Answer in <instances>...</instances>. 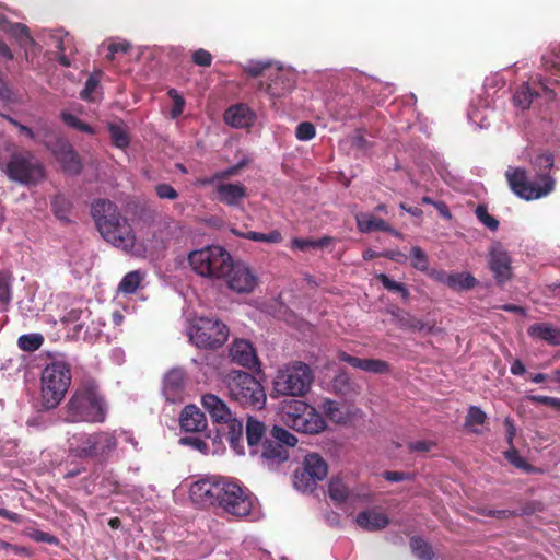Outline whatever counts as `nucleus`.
<instances>
[{"label": "nucleus", "instance_id": "nucleus-1", "mask_svg": "<svg viewBox=\"0 0 560 560\" xmlns=\"http://www.w3.org/2000/svg\"><path fill=\"white\" fill-rule=\"evenodd\" d=\"M191 501L202 508L220 510L236 518L252 514L255 497L240 482L225 477H210L195 481L190 486Z\"/></svg>", "mask_w": 560, "mask_h": 560}, {"label": "nucleus", "instance_id": "nucleus-2", "mask_svg": "<svg viewBox=\"0 0 560 560\" xmlns=\"http://www.w3.org/2000/svg\"><path fill=\"white\" fill-rule=\"evenodd\" d=\"M246 441L250 454H260L268 466L285 462L289 458L288 448L298 443L295 435L278 425L267 433L266 424L253 417L246 421Z\"/></svg>", "mask_w": 560, "mask_h": 560}, {"label": "nucleus", "instance_id": "nucleus-3", "mask_svg": "<svg viewBox=\"0 0 560 560\" xmlns=\"http://www.w3.org/2000/svg\"><path fill=\"white\" fill-rule=\"evenodd\" d=\"M555 162L553 154L545 151L532 161L536 171L534 180L528 178L527 172L521 167H509L505 177L511 190L524 200H536L548 196L556 186L555 178L549 174Z\"/></svg>", "mask_w": 560, "mask_h": 560}, {"label": "nucleus", "instance_id": "nucleus-4", "mask_svg": "<svg viewBox=\"0 0 560 560\" xmlns=\"http://www.w3.org/2000/svg\"><path fill=\"white\" fill-rule=\"evenodd\" d=\"M105 418L104 404L98 395V385L93 378L81 382L66 406L68 422H101Z\"/></svg>", "mask_w": 560, "mask_h": 560}, {"label": "nucleus", "instance_id": "nucleus-5", "mask_svg": "<svg viewBox=\"0 0 560 560\" xmlns=\"http://www.w3.org/2000/svg\"><path fill=\"white\" fill-rule=\"evenodd\" d=\"M224 383L232 400L242 407L262 409L267 396L261 383L252 374L244 371H231L226 374Z\"/></svg>", "mask_w": 560, "mask_h": 560}, {"label": "nucleus", "instance_id": "nucleus-6", "mask_svg": "<svg viewBox=\"0 0 560 560\" xmlns=\"http://www.w3.org/2000/svg\"><path fill=\"white\" fill-rule=\"evenodd\" d=\"M313 381L311 368L304 362L294 361L278 371L271 396L302 397L308 393Z\"/></svg>", "mask_w": 560, "mask_h": 560}, {"label": "nucleus", "instance_id": "nucleus-7", "mask_svg": "<svg viewBox=\"0 0 560 560\" xmlns=\"http://www.w3.org/2000/svg\"><path fill=\"white\" fill-rule=\"evenodd\" d=\"M117 447L116 438L108 432L74 433L68 439L69 454L82 458L104 459Z\"/></svg>", "mask_w": 560, "mask_h": 560}, {"label": "nucleus", "instance_id": "nucleus-8", "mask_svg": "<svg viewBox=\"0 0 560 560\" xmlns=\"http://www.w3.org/2000/svg\"><path fill=\"white\" fill-rule=\"evenodd\" d=\"M0 171L10 180L28 185L35 177V161L31 151L8 143L0 148Z\"/></svg>", "mask_w": 560, "mask_h": 560}, {"label": "nucleus", "instance_id": "nucleus-9", "mask_svg": "<svg viewBox=\"0 0 560 560\" xmlns=\"http://www.w3.org/2000/svg\"><path fill=\"white\" fill-rule=\"evenodd\" d=\"M231 259V254L222 246H206L188 255L192 270L209 279H223Z\"/></svg>", "mask_w": 560, "mask_h": 560}, {"label": "nucleus", "instance_id": "nucleus-10", "mask_svg": "<svg viewBox=\"0 0 560 560\" xmlns=\"http://www.w3.org/2000/svg\"><path fill=\"white\" fill-rule=\"evenodd\" d=\"M71 382L69 368L61 362L47 365L42 373V404L45 409L56 408L63 399Z\"/></svg>", "mask_w": 560, "mask_h": 560}, {"label": "nucleus", "instance_id": "nucleus-11", "mask_svg": "<svg viewBox=\"0 0 560 560\" xmlns=\"http://www.w3.org/2000/svg\"><path fill=\"white\" fill-rule=\"evenodd\" d=\"M189 338L201 349L220 348L229 338V328L215 317H196L191 324Z\"/></svg>", "mask_w": 560, "mask_h": 560}, {"label": "nucleus", "instance_id": "nucleus-12", "mask_svg": "<svg viewBox=\"0 0 560 560\" xmlns=\"http://www.w3.org/2000/svg\"><path fill=\"white\" fill-rule=\"evenodd\" d=\"M327 474L328 465L324 458L316 453L307 454L302 467L295 470L294 486L298 490L312 492L317 482L327 477Z\"/></svg>", "mask_w": 560, "mask_h": 560}, {"label": "nucleus", "instance_id": "nucleus-13", "mask_svg": "<svg viewBox=\"0 0 560 560\" xmlns=\"http://www.w3.org/2000/svg\"><path fill=\"white\" fill-rule=\"evenodd\" d=\"M106 230L101 233V236L113 246L129 253L136 245V233L127 217L122 213L109 224Z\"/></svg>", "mask_w": 560, "mask_h": 560}, {"label": "nucleus", "instance_id": "nucleus-14", "mask_svg": "<svg viewBox=\"0 0 560 560\" xmlns=\"http://www.w3.org/2000/svg\"><path fill=\"white\" fill-rule=\"evenodd\" d=\"M223 279H225L229 289L237 293H250L258 283V278L252 269L242 261L234 262L233 258Z\"/></svg>", "mask_w": 560, "mask_h": 560}, {"label": "nucleus", "instance_id": "nucleus-15", "mask_svg": "<svg viewBox=\"0 0 560 560\" xmlns=\"http://www.w3.org/2000/svg\"><path fill=\"white\" fill-rule=\"evenodd\" d=\"M37 38H39L49 48L56 49L58 54V61L61 66H71L70 56L75 52V48L73 38L67 32L61 30L42 31L40 33H37Z\"/></svg>", "mask_w": 560, "mask_h": 560}, {"label": "nucleus", "instance_id": "nucleus-16", "mask_svg": "<svg viewBox=\"0 0 560 560\" xmlns=\"http://www.w3.org/2000/svg\"><path fill=\"white\" fill-rule=\"evenodd\" d=\"M294 74L282 67H273L268 74V82H260L259 90L265 91L271 97H281L294 89Z\"/></svg>", "mask_w": 560, "mask_h": 560}, {"label": "nucleus", "instance_id": "nucleus-17", "mask_svg": "<svg viewBox=\"0 0 560 560\" xmlns=\"http://www.w3.org/2000/svg\"><path fill=\"white\" fill-rule=\"evenodd\" d=\"M90 213L96 230L101 234L105 230L108 231L107 228L121 214V211L118 205L110 199L96 198L91 203Z\"/></svg>", "mask_w": 560, "mask_h": 560}, {"label": "nucleus", "instance_id": "nucleus-18", "mask_svg": "<svg viewBox=\"0 0 560 560\" xmlns=\"http://www.w3.org/2000/svg\"><path fill=\"white\" fill-rule=\"evenodd\" d=\"M52 152L65 173L70 175L81 173L82 162L71 143L63 139H58L52 147Z\"/></svg>", "mask_w": 560, "mask_h": 560}, {"label": "nucleus", "instance_id": "nucleus-19", "mask_svg": "<svg viewBox=\"0 0 560 560\" xmlns=\"http://www.w3.org/2000/svg\"><path fill=\"white\" fill-rule=\"evenodd\" d=\"M185 372L175 368L168 371L163 380V395L170 402H182L185 395Z\"/></svg>", "mask_w": 560, "mask_h": 560}, {"label": "nucleus", "instance_id": "nucleus-20", "mask_svg": "<svg viewBox=\"0 0 560 560\" xmlns=\"http://www.w3.org/2000/svg\"><path fill=\"white\" fill-rule=\"evenodd\" d=\"M230 357L233 362L248 369L259 365L256 351L250 342L244 339L235 340L230 349Z\"/></svg>", "mask_w": 560, "mask_h": 560}, {"label": "nucleus", "instance_id": "nucleus-21", "mask_svg": "<svg viewBox=\"0 0 560 560\" xmlns=\"http://www.w3.org/2000/svg\"><path fill=\"white\" fill-rule=\"evenodd\" d=\"M338 358L340 361L350 364L355 369H360L365 372L374 373V374H386L389 373L390 366L389 364L381 359H361L354 355H351L345 351H340L338 353Z\"/></svg>", "mask_w": 560, "mask_h": 560}, {"label": "nucleus", "instance_id": "nucleus-22", "mask_svg": "<svg viewBox=\"0 0 560 560\" xmlns=\"http://www.w3.org/2000/svg\"><path fill=\"white\" fill-rule=\"evenodd\" d=\"M310 413L306 411L302 413V416L295 415V420H293V424L290 427L295 431L307 433V434H316L325 430L326 422L322 415L317 412V410L312 407L310 408Z\"/></svg>", "mask_w": 560, "mask_h": 560}, {"label": "nucleus", "instance_id": "nucleus-23", "mask_svg": "<svg viewBox=\"0 0 560 560\" xmlns=\"http://www.w3.org/2000/svg\"><path fill=\"white\" fill-rule=\"evenodd\" d=\"M201 402L214 423L222 424L234 417L226 402L214 394H205Z\"/></svg>", "mask_w": 560, "mask_h": 560}, {"label": "nucleus", "instance_id": "nucleus-24", "mask_svg": "<svg viewBox=\"0 0 560 560\" xmlns=\"http://www.w3.org/2000/svg\"><path fill=\"white\" fill-rule=\"evenodd\" d=\"M220 425L221 428L218 429V433L225 438L231 448L237 454H244L242 422L232 417Z\"/></svg>", "mask_w": 560, "mask_h": 560}, {"label": "nucleus", "instance_id": "nucleus-25", "mask_svg": "<svg viewBox=\"0 0 560 560\" xmlns=\"http://www.w3.org/2000/svg\"><path fill=\"white\" fill-rule=\"evenodd\" d=\"M511 257L505 250H491L489 266L498 283H504L511 279Z\"/></svg>", "mask_w": 560, "mask_h": 560}, {"label": "nucleus", "instance_id": "nucleus-26", "mask_svg": "<svg viewBox=\"0 0 560 560\" xmlns=\"http://www.w3.org/2000/svg\"><path fill=\"white\" fill-rule=\"evenodd\" d=\"M179 423L186 432H200L207 428L205 413L195 405H188L183 409Z\"/></svg>", "mask_w": 560, "mask_h": 560}, {"label": "nucleus", "instance_id": "nucleus-27", "mask_svg": "<svg viewBox=\"0 0 560 560\" xmlns=\"http://www.w3.org/2000/svg\"><path fill=\"white\" fill-rule=\"evenodd\" d=\"M224 121L235 128H246L253 124L254 114L244 104L229 107L224 113Z\"/></svg>", "mask_w": 560, "mask_h": 560}, {"label": "nucleus", "instance_id": "nucleus-28", "mask_svg": "<svg viewBox=\"0 0 560 560\" xmlns=\"http://www.w3.org/2000/svg\"><path fill=\"white\" fill-rule=\"evenodd\" d=\"M219 201L228 206H238L246 197V187L243 184H220L215 188Z\"/></svg>", "mask_w": 560, "mask_h": 560}, {"label": "nucleus", "instance_id": "nucleus-29", "mask_svg": "<svg viewBox=\"0 0 560 560\" xmlns=\"http://www.w3.org/2000/svg\"><path fill=\"white\" fill-rule=\"evenodd\" d=\"M357 524L369 532L380 530L389 524L386 514L375 510L362 511L357 515Z\"/></svg>", "mask_w": 560, "mask_h": 560}, {"label": "nucleus", "instance_id": "nucleus-30", "mask_svg": "<svg viewBox=\"0 0 560 560\" xmlns=\"http://www.w3.org/2000/svg\"><path fill=\"white\" fill-rule=\"evenodd\" d=\"M528 335L546 341L551 346H560V329L549 324H534L528 328Z\"/></svg>", "mask_w": 560, "mask_h": 560}, {"label": "nucleus", "instance_id": "nucleus-31", "mask_svg": "<svg viewBox=\"0 0 560 560\" xmlns=\"http://www.w3.org/2000/svg\"><path fill=\"white\" fill-rule=\"evenodd\" d=\"M357 228L361 233H372L374 231H389V224L383 219H378L373 214L358 213L355 215Z\"/></svg>", "mask_w": 560, "mask_h": 560}, {"label": "nucleus", "instance_id": "nucleus-32", "mask_svg": "<svg viewBox=\"0 0 560 560\" xmlns=\"http://www.w3.org/2000/svg\"><path fill=\"white\" fill-rule=\"evenodd\" d=\"M397 324L400 328L409 329L412 331H428L433 329V326L422 319L404 311H398L394 314Z\"/></svg>", "mask_w": 560, "mask_h": 560}, {"label": "nucleus", "instance_id": "nucleus-33", "mask_svg": "<svg viewBox=\"0 0 560 560\" xmlns=\"http://www.w3.org/2000/svg\"><path fill=\"white\" fill-rule=\"evenodd\" d=\"M320 407L325 416L335 423L345 424L350 420L349 411L335 400L326 398Z\"/></svg>", "mask_w": 560, "mask_h": 560}, {"label": "nucleus", "instance_id": "nucleus-34", "mask_svg": "<svg viewBox=\"0 0 560 560\" xmlns=\"http://www.w3.org/2000/svg\"><path fill=\"white\" fill-rule=\"evenodd\" d=\"M310 408H312V406L305 401L292 399L288 401L282 408V420L287 425L291 427L293 424V420H295V415L298 413V416H302V413L305 411L306 413H310Z\"/></svg>", "mask_w": 560, "mask_h": 560}, {"label": "nucleus", "instance_id": "nucleus-35", "mask_svg": "<svg viewBox=\"0 0 560 560\" xmlns=\"http://www.w3.org/2000/svg\"><path fill=\"white\" fill-rule=\"evenodd\" d=\"M144 279V273L140 270H133L125 275L121 279L118 290L122 294H133L140 288Z\"/></svg>", "mask_w": 560, "mask_h": 560}, {"label": "nucleus", "instance_id": "nucleus-36", "mask_svg": "<svg viewBox=\"0 0 560 560\" xmlns=\"http://www.w3.org/2000/svg\"><path fill=\"white\" fill-rule=\"evenodd\" d=\"M52 212L56 218L62 222L70 221L72 210L71 201L62 195H56L51 201Z\"/></svg>", "mask_w": 560, "mask_h": 560}, {"label": "nucleus", "instance_id": "nucleus-37", "mask_svg": "<svg viewBox=\"0 0 560 560\" xmlns=\"http://www.w3.org/2000/svg\"><path fill=\"white\" fill-rule=\"evenodd\" d=\"M332 242V237L324 236L318 240L295 237L291 241V248L305 252L310 248H324Z\"/></svg>", "mask_w": 560, "mask_h": 560}, {"label": "nucleus", "instance_id": "nucleus-38", "mask_svg": "<svg viewBox=\"0 0 560 560\" xmlns=\"http://www.w3.org/2000/svg\"><path fill=\"white\" fill-rule=\"evenodd\" d=\"M476 283V278L469 272L452 273L448 288L455 291L470 290Z\"/></svg>", "mask_w": 560, "mask_h": 560}, {"label": "nucleus", "instance_id": "nucleus-39", "mask_svg": "<svg viewBox=\"0 0 560 560\" xmlns=\"http://www.w3.org/2000/svg\"><path fill=\"white\" fill-rule=\"evenodd\" d=\"M240 236L254 242H262L270 244H278L282 242V234L278 230H272L269 233H260L255 231H248L246 233H238Z\"/></svg>", "mask_w": 560, "mask_h": 560}, {"label": "nucleus", "instance_id": "nucleus-40", "mask_svg": "<svg viewBox=\"0 0 560 560\" xmlns=\"http://www.w3.org/2000/svg\"><path fill=\"white\" fill-rule=\"evenodd\" d=\"M487 420V415L481 408L470 406L465 418V427L470 429L471 432L479 434L480 431L475 429L474 425H482Z\"/></svg>", "mask_w": 560, "mask_h": 560}, {"label": "nucleus", "instance_id": "nucleus-41", "mask_svg": "<svg viewBox=\"0 0 560 560\" xmlns=\"http://www.w3.org/2000/svg\"><path fill=\"white\" fill-rule=\"evenodd\" d=\"M538 94L534 92L528 84H523L513 95L514 104L522 108L527 109L533 103L534 97Z\"/></svg>", "mask_w": 560, "mask_h": 560}, {"label": "nucleus", "instance_id": "nucleus-42", "mask_svg": "<svg viewBox=\"0 0 560 560\" xmlns=\"http://www.w3.org/2000/svg\"><path fill=\"white\" fill-rule=\"evenodd\" d=\"M410 548L413 555L421 560H432L433 558V551L431 546L419 536L411 537Z\"/></svg>", "mask_w": 560, "mask_h": 560}, {"label": "nucleus", "instance_id": "nucleus-43", "mask_svg": "<svg viewBox=\"0 0 560 560\" xmlns=\"http://www.w3.org/2000/svg\"><path fill=\"white\" fill-rule=\"evenodd\" d=\"M60 118L65 122V125H67L68 127L72 128V129H75L80 132H84V133H89V135L95 133V130L91 125L82 121L75 115H73L69 112H61Z\"/></svg>", "mask_w": 560, "mask_h": 560}, {"label": "nucleus", "instance_id": "nucleus-44", "mask_svg": "<svg viewBox=\"0 0 560 560\" xmlns=\"http://www.w3.org/2000/svg\"><path fill=\"white\" fill-rule=\"evenodd\" d=\"M376 279L387 291L399 293L405 301L409 300L410 293L404 283L392 280L385 273H378Z\"/></svg>", "mask_w": 560, "mask_h": 560}, {"label": "nucleus", "instance_id": "nucleus-45", "mask_svg": "<svg viewBox=\"0 0 560 560\" xmlns=\"http://www.w3.org/2000/svg\"><path fill=\"white\" fill-rule=\"evenodd\" d=\"M328 492L331 500L345 502L349 497V489L340 479H332L328 486Z\"/></svg>", "mask_w": 560, "mask_h": 560}, {"label": "nucleus", "instance_id": "nucleus-46", "mask_svg": "<svg viewBox=\"0 0 560 560\" xmlns=\"http://www.w3.org/2000/svg\"><path fill=\"white\" fill-rule=\"evenodd\" d=\"M108 131L110 133L113 144L115 147L119 149H125L129 145V136L121 126L117 124H109Z\"/></svg>", "mask_w": 560, "mask_h": 560}, {"label": "nucleus", "instance_id": "nucleus-47", "mask_svg": "<svg viewBox=\"0 0 560 560\" xmlns=\"http://www.w3.org/2000/svg\"><path fill=\"white\" fill-rule=\"evenodd\" d=\"M272 68L273 66L269 61H250L244 67V72L252 78H258L265 74L268 75Z\"/></svg>", "mask_w": 560, "mask_h": 560}, {"label": "nucleus", "instance_id": "nucleus-48", "mask_svg": "<svg viewBox=\"0 0 560 560\" xmlns=\"http://www.w3.org/2000/svg\"><path fill=\"white\" fill-rule=\"evenodd\" d=\"M411 266L420 271H427L429 267V259L425 252L419 247L413 246L410 250Z\"/></svg>", "mask_w": 560, "mask_h": 560}, {"label": "nucleus", "instance_id": "nucleus-49", "mask_svg": "<svg viewBox=\"0 0 560 560\" xmlns=\"http://www.w3.org/2000/svg\"><path fill=\"white\" fill-rule=\"evenodd\" d=\"M475 214L477 219L487 226L490 231H497L499 228V221L488 212L486 205H478Z\"/></svg>", "mask_w": 560, "mask_h": 560}, {"label": "nucleus", "instance_id": "nucleus-50", "mask_svg": "<svg viewBox=\"0 0 560 560\" xmlns=\"http://www.w3.org/2000/svg\"><path fill=\"white\" fill-rule=\"evenodd\" d=\"M505 458L512 465L525 471H530L533 469L532 465L528 464L522 456H520L517 450L513 445L509 451L505 452Z\"/></svg>", "mask_w": 560, "mask_h": 560}, {"label": "nucleus", "instance_id": "nucleus-51", "mask_svg": "<svg viewBox=\"0 0 560 560\" xmlns=\"http://www.w3.org/2000/svg\"><path fill=\"white\" fill-rule=\"evenodd\" d=\"M179 444L185 446H190L201 454L207 455L209 452V446L207 442L199 436H184L179 439Z\"/></svg>", "mask_w": 560, "mask_h": 560}, {"label": "nucleus", "instance_id": "nucleus-52", "mask_svg": "<svg viewBox=\"0 0 560 560\" xmlns=\"http://www.w3.org/2000/svg\"><path fill=\"white\" fill-rule=\"evenodd\" d=\"M168 95L173 100V106H172L171 113H170L171 117L177 118L184 112L185 100L175 89H171L168 91Z\"/></svg>", "mask_w": 560, "mask_h": 560}, {"label": "nucleus", "instance_id": "nucleus-53", "mask_svg": "<svg viewBox=\"0 0 560 560\" xmlns=\"http://www.w3.org/2000/svg\"><path fill=\"white\" fill-rule=\"evenodd\" d=\"M316 129L312 122L303 121L296 126L295 136L301 141H307L315 137Z\"/></svg>", "mask_w": 560, "mask_h": 560}, {"label": "nucleus", "instance_id": "nucleus-54", "mask_svg": "<svg viewBox=\"0 0 560 560\" xmlns=\"http://www.w3.org/2000/svg\"><path fill=\"white\" fill-rule=\"evenodd\" d=\"M247 163H248V160L243 159L237 164L215 173L213 178L210 180V183H212L215 179H226V178L237 175L240 173V171L247 165Z\"/></svg>", "mask_w": 560, "mask_h": 560}, {"label": "nucleus", "instance_id": "nucleus-55", "mask_svg": "<svg viewBox=\"0 0 560 560\" xmlns=\"http://www.w3.org/2000/svg\"><path fill=\"white\" fill-rule=\"evenodd\" d=\"M130 47L131 46L127 40L110 43L107 47V54L105 55V58L112 61L114 60L116 54H126L129 51Z\"/></svg>", "mask_w": 560, "mask_h": 560}, {"label": "nucleus", "instance_id": "nucleus-56", "mask_svg": "<svg viewBox=\"0 0 560 560\" xmlns=\"http://www.w3.org/2000/svg\"><path fill=\"white\" fill-rule=\"evenodd\" d=\"M155 192L161 199L175 200L178 197L176 189L168 184H158Z\"/></svg>", "mask_w": 560, "mask_h": 560}, {"label": "nucleus", "instance_id": "nucleus-57", "mask_svg": "<svg viewBox=\"0 0 560 560\" xmlns=\"http://www.w3.org/2000/svg\"><path fill=\"white\" fill-rule=\"evenodd\" d=\"M192 61L197 66L210 67L212 63V55L208 50L199 48L192 54Z\"/></svg>", "mask_w": 560, "mask_h": 560}, {"label": "nucleus", "instance_id": "nucleus-58", "mask_svg": "<svg viewBox=\"0 0 560 560\" xmlns=\"http://www.w3.org/2000/svg\"><path fill=\"white\" fill-rule=\"evenodd\" d=\"M98 79L90 75L88 80L85 81L84 88L80 93V96L84 101H90L92 93L95 92L96 88L98 86Z\"/></svg>", "mask_w": 560, "mask_h": 560}, {"label": "nucleus", "instance_id": "nucleus-59", "mask_svg": "<svg viewBox=\"0 0 560 560\" xmlns=\"http://www.w3.org/2000/svg\"><path fill=\"white\" fill-rule=\"evenodd\" d=\"M18 343L19 347L24 351H35V334L21 336Z\"/></svg>", "mask_w": 560, "mask_h": 560}, {"label": "nucleus", "instance_id": "nucleus-60", "mask_svg": "<svg viewBox=\"0 0 560 560\" xmlns=\"http://www.w3.org/2000/svg\"><path fill=\"white\" fill-rule=\"evenodd\" d=\"M435 444L433 442H429V441H416V442H410L408 444V448H409L410 452L425 453V452L431 451V448Z\"/></svg>", "mask_w": 560, "mask_h": 560}, {"label": "nucleus", "instance_id": "nucleus-61", "mask_svg": "<svg viewBox=\"0 0 560 560\" xmlns=\"http://www.w3.org/2000/svg\"><path fill=\"white\" fill-rule=\"evenodd\" d=\"M383 477L387 481H392V482H399V481H402V480L411 479V475L409 472H404V471H389V470H387V471H384Z\"/></svg>", "mask_w": 560, "mask_h": 560}, {"label": "nucleus", "instance_id": "nucleus-62", "mask_svg": "<svg viewBox=\"0 0 560 560\" xmlns=\"http://www.w3.org/2000/svg\"><path fill=\"white\" fill-rule=\"evenodd\" d=\"M10 300V285L8 278L0 272V303H5Z\"/></svg>", "mask_w": 560, "mask_h": 560}, {"label": "nucleus", "instance_id": "nucleus-63", "mask_svg": "<svg viewBox=\"0 0 560 560\" xmlns=\"http://www.w3.org/2000/svg\"><path fill=\"white\" fill-rule=\"evenodd\" d=\"M382 257L390 259V260L399 262V264H404L408 259L406 254L401 253L400 250H393V249H387V250L382 252Z\"/></svg>", "mask_w": 560, "mask_h": 560}, {"label": "nucleus", "instance_id": "nucleus-64", "mask_svg": "<svg viewBox=\"0 0 560 560\" xmlns=\"http://www.w3.org/2000/svg\"><path fill=\"white\" fill-rule=\"evenodd\" d=\"M504 425L506 428V441H508L509 445L512 446L514 436L516 434V428L514 425L513 420L509 417H506L504 419Z\"/></svg>", "mask_w": 560, "mask_h": 560}]
</instances>
